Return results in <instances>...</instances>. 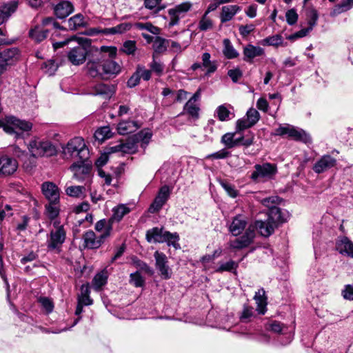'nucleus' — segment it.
Segmentation results:
<instances>
[{
    "instance_id": "c9c22d12",
    "label": "nucleus",
    "mask_w": 353,
    "mask_h": 353,
    "mask_svg": "<svg viewBox=\"0 0 353 353\" xmlns=\"http://www.w3.org/2000/svg\"><path fill=\"white\" fill-rule=\"evenodd\" d=\"M318 19V14L316 10H312L310 12V19L308 21L309 27L307 28H304L299 31L295 34V37H303L307 35V34L311 31L313 27L316 25V21Z\"/></svg>"
},
{
    "instance_id": "cd10ccee",
    "label": "nucleus",
    "mask_w": 353,
    "mask_h": 353,
    "mask_svg": "<svg viewBox=\"0 0 353 353\" xmlns=\"http://www.w3.org/2000/svg\"><path fill=\"white\" fill-rule=\"evenodd\" d=\"M139 125L134 121H124L118 124L117 131L120 134L125 135L135 132Z\"/></svg>"
},
{
    "instance_id": "473e14b6",
    "label": "nucleus",
    "mask_w": 353,
    "mask_h": 353,
    "mask_svg": "<svg viewBox=\"0 0 353 353\" xmlns=\"http://www.w3.org/2000/svg\"><path fill=\"white\" fill-rule=\"evenodd\" d=\"M17 7V4L16 3H10L0 8V25L8 20L10 15L15 12Z\"/></svg>"
},
{
    "instance_id": "2eb2a0df",
    "label": "nucleus",
    "mask_w": 353,
    "mask_h": 353,
    "mask_svg": "<svg viewBox=\"0 0 353 353\" xmlns=\"http://www.w3.org/2000/svg\"><path fill=\"white\" fill-rule=\"evenodd\" d=\"M41 191L44 196L48 201L60 200V190L57 185L50 181L43 183L41 185Z\"/></svg>"
},
{
    "instance_id": "412c9836",
    "label": "nucleus",
    "mask_w": 353,
    "mask_h": 353,
    "mask_svg": "<svg viewBox=\"0 0 353 353\" xmlns=\"http://www.w3.org/2000/svg\"><path fill=\"white\" fill-rule=\"evenodd\" d=\"M143 8L149 10L147 18L157 17L165 8L162 0H143Z\"/></svg>"
},
{
    "instance_id": "79ce46f5",
    "label": "nucleus",
    "mask_w": 353,
    "mask_h": 353,
    "mask_svg": "<svg viewBox=\"0 0 353 353\" xmlns=\"http://www.w3.org/2000/svg\"><path fill=\"white\" fill-rule=\"evenodd\" d=\"M90 287L88 284L82 285L81 287V294L78 296V302L85 305H90L92 304V300L90 297Z\"/></svg>"
},
{
    "instance_id": "58836bf2",
    "label": "nucleus",
    "mask_w": 353,
    "mask_h": 353,
    "mask_svg": "<svg viewBox=\"0 0 353 353\" xmlns=\"http://www.w3.org/2000/svg\"><path fill=\"white\" fill-rule=\"evenodd\" d=\"M223 54L227 59H232L236 58L239 55V52L234 49L228 39H223Z\"/></svg>"
},
{
    "instance_id": "7ed1b4c3",
    "label": "nucleus",
    "mask_w": 353,
    "mask_h": 353,
    "mask_svg": "<svg viewBox=\"0 0 353 353\" xmlns=\"http://www.w3.org/2000/svg\"><path fill=\"white\" fill-rule=\"evenodd\" d=\"M276 136L287 135L289 138L302 141L305 143L311 142V137L304 130L296 128L290 124L280 125V126L275 130L274 133Z\"/></svg>"
},
{
    "instance_id": "052dcab7",
    "label": "nucleus",
    "mask_w": 353,
    "mask_h": 353,
    "mask_svg": "<svg viewBox=\"0 0 353 353\" xmlns=\"http://www.w3.org/2000/svg\"><path fill=\"white\" fill-rule=\"evenodd\" d=\"M109 226H110L112 231V223H110V222H109V219L108 221H106L105 219H101L96 223L94 228L97 232L103 233L107 231Z\"/></svg>"
},
{
    "instance_id": "774afa93",
    "label": "nucleus",
    "mask_w": 353,
    "mask_h": 353,
    "mask_svg": "<svg viewBox=\"0 0 353 353\" xmlns=\"http://www.w3.org/2000/svg\"><path fill=\"white\" fill-rule=\"evenodd\" d=\"M38 301L48 313H50L52 311L54 305L50 299L47 297H40Z\"/></svg>"
},
{
    "instance_id": "6e6552de",
    "label": "nucleus",
    "mask_w": 353,
    "mask_h": 353,
    "mask_svg": "<svg viewBox=\"0 0 353 353\" xmlns=\"http://www.w3.org/2000/svg\"><path fill=\"white\" fill-rule=\"evenodd\" d=\"M111 228L109 226L105 232L97 236L92 230L87 231L83 236L85 246L89 249L99 248L104 241L110 236Z\"/></svg>"
},
{
    "instance_id": "f8f14e48",
    "label": "nucleus",
    "mask_w": 353,
    "mask_h": 353,
    "mask_svg": "<svg viewBox=\"0 0 353 353\" xmlns=\"http://www.w3.org/2000/svg\"><path fill=\"white\" fill-rule=\"evenodd\" d=\"M18 168L17 161L8 155L0 157V177L12 175Z\"/></svg>"
},
{
    "instance_id": "3c124183",
    "label": "nucleus",
    "mask_w": 353,
    "mask_h": 353,
    "mask_svg": "<svg viewBox=\"0 0 353 353\" xmlns=\"http://www.w3.org/2000/svg\"><path fill=\"white\" fill-rule=\"evenodd\" d=\"M218 119L221 121L230 119V115L232 114L225 105H219L216 110Z\"/></svg>"
},
{
    "instance_id": "72a5a7b5",
    "label": "nucleus",
    "mask_w": 353,
    "mask_h": 353,
    "mask_svg": "<svg viewBox=\"0 0 353 353\" xmlns=\"http://www.w3.org/2000/svg\"><path fill=\"white\" fill-rule=\"evenodd\" d=\"M211 55L209 52H204L202 54V66L207 69L206 74L209 75L214 73L217 69V63L216 61H210Z\"/></svg>"
},
{
    "instance_id": "4d7b16f0",
    "label": "nucleus",
    "mask_w": 353,
    "mask_h": 353,
    "mask_svg": "<svg viewBox=\"0 0 353 353\" xmlns=\"http://www.w3.org/2000/svg\"><path fill=\"white\" fill-rule=\"evenodd\" d=\"M220 184L230 196L236 198L238 196V190L235 188L234 185L225 181H221Z\"/></svg>"
},
{
    "instance_id": "8fccbe9b",
    "label": "nucleus",
    "mask_w": 353,
    "mask_h": 353,
    "mask_svg": "<svg viewBox=\"0 0 353 353\" xmlns=\"http://www.w3.org/2000/svg\"><path fill=\"white\" fill-rule=\"evenodd\" d=\"M165 238V242L167 243V244L169 246H173L176 249L180 248V245L178 243L179 240V236L176 232L171 233L170 232L166 231L165 235L164 236Z\"/></svg>"
},
{
    "instance_id": "0e129e2a",
    "label": "nucleus",
    "mask_w": 353,
    "mask_h": 353,
    "mask_svg": "<svg viewBox=\"0 0 353 353\" xmlns=\"http://www.w3.org/2000/svg\"><path fill=\"white\" fill-rule=\"evenodd\" d=\"M58 68L57 63L54 60H48L44 63L45 72L49 75H53Z\"/></svg>"
},
{
    "instance_id": "9b49d317",
    "label": "nucleus",
    "mask_w": 353,
    "mask_h": 353,
    "mask_svg": "<svg viewBox=\"0 0 353 353\" xmlns=\"http://www.w3.org/2000/svg\"><path fill=\"white\" fill-rule=\"evenodd\" d=\"M66 238L64 228H59L51 230L50 236L47 240V247L49 250H59Z\"/></svg>"
},
{
    "instance_id": "4468645a",
    "label": "nucleus",
    "mask_w": 353,
    "mask_h": 353,
    "mask_svg": "<svg viewBox=\"0 0 353 353\" xmlns=\"http://www.w3.org/2000/svg\"><path fill=\"white\" fill-rule=\"evenodd\" d=\"M336 159L329 154L322 156L313 165V170L316 174H321L335 167Z\"/></svg>"
},
{
    "instance_id": "5701e85b",
    "label": "nucleus",
    "mask_w": 353,
    "mask_h": 353,
    "mask_svg": "<svg viewBox=\"0 0 353 353\" xmlns=\"http://www.w3.org/2000/svg\"><path fill=\"white\" fill-rule=\"evenodd\" d=\"M267 219L272 223L275 224L276 228L287 220L286 215L276 206L268 210Z\"/></svg>"
},
{
    "instance_id": "0eeeda50",
    "label": "nucleus",
    "mask_w": 353,
    "mask_h": 353,
    "mask_svg": "<svg viewBox=\"0 0 353 353\" xmlns=\"http://www.w3.org/2000/svg\"><path fill=\"white\" fill-rule=\"evenodd\" d=\"M192 8V3L190 1H184L170 8L168 11L170 17L169 26H174L177 25L180 19L185 17Z\"/></svg>"
},
{
    "instance_id": "e433bc0d",
    "label": "nucleus",
    "mask_w": 353,
    "mask_h": 353,
    "mask_svg": "<svg viewBox=\"0 0 353 353\" xmlns=\"http://www.w3.org/2000/svg\"><path fill=\"white\" fill-rule=\"evenodd\" d=\"M108 272L105 270L97 273L92 279V285L95 290H99L102 286L106 284Z\"/></svg>"
},
{
    "instance_id": "423d86ee",
    "label": "nucleus",
    "mask_w": 353,
    "mask_h": 353,
    "mask_svg": "<svg viewBox=\"0 0 353 353\" xmlns=\"http://www.w3.org/2000/svg\"><path fill=\"white\" fill-rule=\"evenodd\" d=\"M102 50L108 52L109 58L101 61L103 74H117L121 71V66L112 58L117 54V48L115 47H102Z\"/></svg>"
},
{
    "instance_id": "a19ab883",
    "label": "nucleus",
    "mask_w": 353,
    "mask_h": 353,
    "mask_svg": "<svg viewBox=\"0 0 353 353\" xmlns=\"http://www.w3.org/2000/svg\"><path fill=\"white\" fill-rule=\"evenodd\" d=\"M138 143H140V145L142 148L145 149L147 145L150 141L152 137V133L149 130H143L134 135Z\"/></svg>"
},
{
    "instance_id": "6e6d98bb",
    "label": "nucleus",
    "mask_w": 353,
    "mask_h": 353,
    "mask_svg": "<svg viewBox=\"0 0 353 353\" xmlns=\"http://www.w3.org/2000/svg\"><path fill=\"white\" fill-rule=\"evenodd\" d=\"M283 41V38L281 35L276 34L263 39V43L268 46H279L282 44Z\"/></svg>"
},
{
    "instance_id": "f03ea898",
    "label": "nucleus",
    "mask_w": 353,
    "mask_h": 353,
    "mask_svg": "<svg viewBox=\"0 0 353 353\" xmlns=\"http://www.w3.org/2000/svg\"><path fill=\"white\" fill-rule=\"evenodd\" d=\"M28 150L34 157H51L57 153L55 146L49 141L34 139L30 141Z\"/></svg>"
},
{
    "instance_id": "393cba45",
    "label": "nucleus",
    "mask_w": 353,
    "mask_h": 353,
    "mask_svg": "<svg viewBox=\"0 0 353 353\" xmlns=\"http://www.w3.org/2000/svg\"><path fill=\"white\" fill-rule=\"evenodd\" d=\"M48 30L43 29L40 25H35L29 30V37L34 42L40 43L46 39L48 35Z\"/></svg>"
},
{
    "instance_id": "5fc2aeb1",
    "label": "nucleus",
    "mask_w": 353,
    "mask_h": 353,
    "mask_svg": "<svg viewBox=\"0 0 353 353\" xmlns=\"http://www.w3.org/2000/svg\"><path fill=\"white\" fill-rule=\"evenodd\" d=\"M134 27L139 30H145L148 32L152 33L154 34H158L159 28L154 26H153L151 23H134Z\"/></svg>"
},
{
    "instance_id": "c85d7f7f",
    "label": "nucleus",
    "mask_w": 353,
    "mask_h": 353,
    "mask_svg": "<svg viewBox=\"0 0 353 353\" xmlns=\"http://www.w3.org/2000/svg\"><path fill=\"white\" fill-rule=\"evenodd\" d=\"M8 122L11 125L15 126L17 131L19 132H28L32 128V123L24 120L19 119L14 117H8Z\"/></svg>"
},
{
    "instance_id": "aec40b11",
    "label": "nucleus",
    "mask_w": 353,
    "mask_h": 353,
    "mask_svg": "<svg viewBox=\"0 0 353 353\" xmlns=\"http://www.w3.org/2000/svg\"><path fill=\"white\" fill-rule=\"evenodd\" d=\"M73 11V5L68 1H61L54 7V14L59 19H65Z\"/></svg>"
},
{
    "instance_id": "338daca9",
    "label": "nucleus",
    "mask_w": 353,
    "mask_h": 353,
    "mask_svg": "<svg viewBox=\"0 0 353 353\" xmlns=\"http://www.w3.org/2000/svg\"><path fill=\"white\" fill-rule=\"evenodd\" d=\"M279 202V198L277 196H272L270 197H266L261 200V203L269 208H275L274 204H277Z\"/></svg>"
},
{
    "instance_id": "a211bd4d",
    "label": "nucleus",
    "mask_w": 353,
    "mask_h": 353,
    "mask_svg": "<svg viewBox=\"0 0 353 353\" xmlns=\"http://www.w3.org/2000/svg\"><path fill=\"white\" fill-rule=\"evenodd\" d=\"M115 92L114 86L105 83H98L93 85L90 94L94 96H101L104 99H110Z\"/></svg>"
},
{
    "instance_id": "1a4fd4ad",
    "label": "nucleus",
    "mask_w": 353,
    "mask_h": 353,
    "mask_svg": "<svg viewBox=\"0 0 353 353\" xmlns=\"http://www.w3.org/2000/svg\"><path fill=\"white\" fill-rule=\"evenodd\" d=\"M70 170L74 173V178L81 181L90 179L92 165L87 159H83L74 163L70 166Z\"/></svg>"
},
{
    "instance_id": "4be33fe9",
    "label": "nucleus",
    "mask_w": 353,
    "mask_h": 353,
    "mask_svg": "<svg viewBox=\"0 0 353 353\" xmlns=\"http://www.w3.org/2000/svg\"><path fill=\"white\" fill-rule=\"evenodd\" d=\"M247 225V221L242 215H237L232 219L229 226V231L234 236H238L242 233Z\"/></svg>"
},
{
    "instance_id": "f704fd0d",
    "label": "nucleus",
    "mask_w": 353,
    "mask_h": 353,
    "mask_svg": "<svg viewBox=\"0 0 353 353\" xmlns=\"http://www.w3.org/2000/svg\"><path fill=\"white\" fill-rule=\"evenodd\" d=\"M265 292L264 289L261 288L256 292L254 299L257 303V311L259 314H263L265 312L266 307V297L265 296Z\"/></svg>"
},
{
    "instance_id": "39448f33",
    "label": "nucleus",
    "mask_w": 353,
    "mask_h": 353,
    "mask_svg": "<svg viewBox=\"0 0 353 353\" xmlns=\"http://www.w3.org/2000/svg\"><path fill=\"white\" fill-rule=\"evenodd\" d=\"M254 169L250 176L253 181H257L261 179H270L277 173L276 165L270 163L256 164Z\"/></svg>"
},
{
    "instance_id": "6ab92c4d",
    "label": "nucleus",
    "mask_w": 353,
    "mask_h": 353,
    "mask_svg": "<svg viewBox=\"0 0 353 353\" xmlns=\"http://www.w3.org/2000/svg\"><path fill=\"white\" fill-rule=\"evenodd\" d=\"M243 60L248 63H252L256 57L264 55L265 50L260 46L248 44L243 48Z\"/></svg>"
},
{
    "instance_id": "49530a36",
    "label": "nucleus",
    "mask_w": 353,
    "mask_h": 353,
    "mask_svg": "<svg viewBox=\"0 0 353 353\" xmlns=\"http://www.w3.org/2000/svg\"><path fill=\"white\" fill-rule=\"evenodd\" d=\"M88 73L92 77H97L103 74L101 61L89 62L87 64Z\"/></svg>"
},
{
    "instance_id": "680f3d73",
    "label": "nucleus",
    "mask_w": 353,
    "mask_h": 353,
    "mask_svg": "<svg viewBox=\"0 0 353 353\" xmlns=\"http://www.w3.org/2000/svg\"><path fill=\"white\" fill-rule=\"evenodd\" d=\"M130 283L133 284L137 288L141 287L144 284V279L138 272L130 274Z\"/></svg>"
},
{
    "instance_id": "603ef678",
    "label": "nucleus",
    "mask_w": 353,
    "mask_h": 353,
    "mask_svg": "<svg viewBox=\"0 0 353 353\" xmlns=\"http://www.w3.org/2000/svg\"><path fill=\"white\" fill-rule=\"evenodd\" d=\"M198 28L201 31L211 30L213 28V22L206 14H203L199 22Z\"/></svg>"
},
{
    "instance_id": "f257e3e1",
    "label": "nucleus",
    "mask_w": 353,
    "mask_h": 353,
    "mask_svg": "<svg viewBox=\"0 0 353 353\" xmlns=\"http://www.w3.org/2000/svg\"><path fill=\"white\" fill-rule=\"evenodd\" d=\"M276 228L275 224L268 219L264 221L257 220L254 222V227L249 226L243 235L231 241L230 246L233 249L238 250L246 248L252 243L255 237L254 229H256L261 236L268 237L274 232Z\"/></svg>"
},
{
    "instance_id": "bb28decb",
    "label": "nucleus",
    "mask_w": 353,
    "mask_h": 353,
    "mask_svg": "<svg viewBox=\"0 0 353 353\" xmlns=\"http://www.w3.org/2000/svg\"><path fill=\"white\" fill-rule=\"evenodd\" d=\"M240 10V7L236 5L223 6L221 8V13L220 15V19L221 23H225L230 21Z\"/></svg>"
},
{
    "instance_id": "69168bd1",
    "label": "nucleus",
    "mask_w": 353,
    "mask_h": 353,
    "mask_svg": "<svg viewBox=\"0 0 353 353\" xmlns=\"http://www.w3.org/2000/svg\"><path fill=\"white\" fill-rule=\"evenodd\" d=\"M245 117H247L250 121L251 124L255 125L260 119V114L256 109L250 108L247 111Z\"/></svg>"
},
{
    "instance_id": "a878e982",
    "label": "nucleus",
    "mask_w": 353,
    "mask_h": 353,
    "mask_svg": "<svg viewBox=\"0 0 353 353\" xmlns=\"http://www.w3.org/2000/svg\"><path fill=\"white\" fill-rule=\"evenodd\" d=\"M112 214L109 219L110 223L119 222L123 216L130 212L131 210L125 204H119L112 208Z\"/></svg>"
},
{
    "instance_id": "e2e57ef3",
    "label": "nucleus",
    "mask_w": 353,
    "mask_h": 353,
    "mask_svg": "<svg viewBox=\"0 0 353 353\" xmlns=\"http://www.w3.org/2000/svg\"><path fill=\"white\" fill-rule=\"evenodd\" d=\"M254 315V310L252 307L244 305L240 319L243 322H248L250 318Z\"/></svg>"
},
{
    "instance_id": "7c9ffc66",
    "label": "nucleus",
    "mask_w": 353,
    "mask_h": 353,
    "mask_svg": "<svg viewBox=\"0 0 353 353\" xmlns=\"http://www.w3.org/2000/svg\"><path fill=\"white\" fill-rule=\"evenodd\" d=\"M46 214L50 220L55 219L60 212V200L48 201L45 205Z\"/></svg>"
},
{
    "instance_id": "9d476101",
    "label": "nucleus",
    "mask_w": 353,
    "mask_h": 353,
    "mask_svg": "<svg viewBox=\"0 0 353 353\" xmlns=\"http://www.w3.org/2000/svg\"><path fill=\"white\" fill-rule=\"evenodd\" d=\"M155 259V267L159 272L160 275L163 279H169L172 275V271L168 265V260L166 255L159 251L154 254Z\"/></svg>"
},
{
    "instance_id": "37998d69",
    "label": "nucleus",
    "mask_w": 353,
    "mask_h": 353,
    "mask_svg": "<svg viewBox=\"0 0 353 353\" xmlns=\"http://www.w3.org/2000/svg\"><path fill=\"white\" fill-rule=\"evenodd\" d=\"M85 188L83 185H71L65 189V193L67 195L76 198H85Z\"/></svg>"
},
{
    "instance_id": "c756f323",
    "label": "nucleus",
    "mask_w": 353,
    "mask_h": 353,
    "mask_svg": "<svg viewBox=\"0 0 353 353\" xmlns=\"http://www.w3.org/2000/svg\"><path fill=\"white\" fill-rule=\"evenodd\" d=\"M199 104L196 102L188 100L184 107L183 111L181 114H187L190 117L196 120L199 117Z\"/></svg>"
},
{
    "instance_id": "c03bdc74",
    "label": "nucleus",
    "mask_w": 353,
    "mask_h": 353,
    "mask_svg": "<svg viewBox=\"0 0 353 353\" xmlns=\"http://www.w3.org/2000/svg\"><path fill=\"white\" fill-rule=\"evenodd\" d=\"M112 131L109 126H103L97 129L94 132V138L100 142L112 137Z\"/></svg>"
},
{
    "instance_id": "2f4dec72",
    "label": "nucleus",
    "mask_w": 353,
    "mask_h": 353,
    "mask_svg": "<svg viewBox=\"0 0 353 353\" xmlns=\"http://www.w3.org/2000/svg\"><path fill=\"white\" fill-rule=\"evenodd\" d=\"M0 57L8 64L12 65L19 58V50L17 48H7L0 52Z\"/></svg>"
},
{
    "instance_id": "20e7f679",
    "label": "nucleus",
    "mask_w": 353,
    "mask_h": 353,
    "mask_svg": "<svg viewBox=\"0 0 353 353\" xmlns=\"http://www.w3.org/2000/svg\"><path fill=\"white\" fill-rule=\"evenodd\" d=\"M63 149L65 154L79 157L80 160L88 159V150L81 137L71 139Z\"/></svg>"
},
{
    "instance_id": "de8ad7c7",
    "label": "nucleus",
    "mask_w": 353,
    "mask_h": 353,
    "mask_svg": "<svg viewBox=\"0 0 353 353\" xmlns=\"http://www.w3.org/2000/svg\"><path fill=\"white\" fill-rule=\"evenodd\" d=\"M138 143H139L137 142L134 136L130 139L128 140L126 142L122 143L123 153H135L138 149Z\"/></svg>"
},
{
    "instance_id": "f3484780",
    "label": "nucleus",
    "mask_w": 353,
    "mask_h": 353,
    "mask_svg": "<svg viewBox=\"0 0 353 353\" xmlns=\"http://www.w3.org/2000/svg\"><path fill=\"white\" fill-rule=\"evenodd\" d=\"M336 250L339 254L353 259V242L347 236H340L337 239Z\"/></svg>"
},
{
    "instance_id": "a18cd8bd",
    "label": "nucleus",
    "mask_w": 353,
    "mask_h": 353,
    "mask_svg": "<svg viewBox=\"0 0 353 353\" xmlns=\"http://www.w3.org/2000/svg\"><path fill=\"white\" fill-rule=\"evenodd\" d=\"M353 7V0H343L336 5L332 10L333 15H338L342 12L350 10Z\"/></svg>"
},
{
    "instance_id": "ea45409f",
    "label": "nucleus",
    "mask_w": 353,
    "mask_h": 353,
    "mask_svg": "<svg viewBox=\"0 0 353 353\" xmlns=\"http://www.w3.org/2000/svg\"><path fill=\"white\" fill-rule=\"evenodd\" d=\"M131 28V25L126 23H120L114 27L106 28L101 30V32L105 34H121L127 30H129Z\"/></svg>"
},
{
    "instance_id": "864d4df0",
    "label": "nucleus",
    "mask_w": 353,
    "mask_h": 353,
    "mask_svg": "<svg viewBox=\"0 0 353 353\" xmlns=\"http://www.w3.org/2000/svg\"><path fill=\"white\" fill-rule=\"evenodd\" d=\"M239 266V263L230 260L228 262L221 263L216 272H231L232 270H236Z\"/></svg>"
},
{
    "instance_id": "09e8293b",
    "label": "nucleus",
    "mask_w": 353,
    "mask_h": 353,
    "mask_svg": "<svg viewBox=\"0 0 353 353\" xmlns=\"http://www.w3.org/2000/svg\"><path fill=\"white\" fill-rule=\"evenodd\" d=\"M168 46H169V40H165L159 37H157L153 41L154 50L158 53L165 51Z\"/></svg>"
},
{
    "instance_id": "13d9d810",
    "label": "nucleus",
    "mask_w": 353,
    "mask_h": 353,
    "mask_svg": "<svg viewBox=\"0 0 353 353\" xmlns=\"http://www.w3.org/2000/svg\"><path fill=\"white\" fill-rule=\"evenodd\" d=\"M254 125V124H251L250 121L245 117H243L237 120L236 124V130L237 132L243 131L245 129L250 128Z\"/></svg>"
},
{
    "instance_id": "4c0bfd02",
    "label": "nucleus",
    "mask_w": 353,
    "mask_h": 353,
    "mask_svg": "<svg viewBox=\"0 0 353 353\" xmlns=\"http://www.w3.org/2000/svg\"><path fill=\"white\" fill-rule=\"evenodd\" d=\"M68 23L70 30H76L81 27L85 26L84 17L81 14H77L70 17L68 19Z\"/></svg>"
},
{
    "instance_id": "ddd939ff",
    "label": "nucleus",
    "mask_w": 353,
    "mask_h": 353,
    "mask_svg": "<svg viewBox=\"0 0 353 353\" xmlns=\"http://www.w3.org/2000/svg\"><path fill=\"white\" fill-rule=\"evenodd\" d=\"M87 54L86 48L78 45L68 52V59L72 64L79 65L85 61Z\"/></svg>"
},
{
    "instance_id": "b1692460",
    "label": "nucleus",
    "mask_w": 353,
    "mask_h": 353,
    "mask_svg": "<svg viewBox=\"0 0 353 353\" xmlns=\"http://www.w3.org/2000/svg\"><path fill=\"white\" fill-rule=\"evenodd\" d=\"M165 232L163 228L154 227L146 232V239L150 243H164Z\"/></svg>"
},
{
    "instance_id": "bf43d9fd",
    "label": "nucleus",
    "mask_w": 353,
    "mask_h": 353,
    "mask_svg": "<svg viewBox=\"0 0 353 353\" xmlns=\"http://www.w3.org/2000/svg\"><path fill=\"white\" fill-rule=\"evenodd\" d=\"M136 49V42L134 41L128 40L123 43L121 50L127 54H133Z\"/></svg>"
},
{
    "instance_id": "dca6fc26",
    "label": "nucleus",
    "mask_w": 353,
    "mask_h": 353,
    "mask_svg": "<svg viewBox=\"0 0 353 353\" xmlns=\"http://www.w3.org/2000/svg\"><path fill=\"white\" fill-rule=\"evenodd\" d=\"M170 189L168 185L162 186L150 206L151 212L159 211L165 203L170 194Z\"/></svg>"
}]
</instances>
